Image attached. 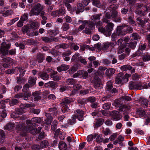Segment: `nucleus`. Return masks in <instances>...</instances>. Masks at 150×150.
<instances>
[{
	"label": "nucleus",
	"instance_id": "obj_1",
	"mask_svg": "<svg viewBox=\"0 0 150 150\" xmlns=\"http://www.w3.org/2000/svg\"><path fill=\"white\" fill-rule=\"evenodd\" d=\"M26 125L25 124H21L18 125V129L21 131L23 136L26 135V132H29L33 134H37V129L33 127L35 123H32L29 120H27L26 122Z\"/></svg>",
	"mask_w": 150,
	"mask_h": 150
},
{
	"label": "nucleus",
	"instance_id": "obj_2",
	"mask_svg": "<svg viewBox=\"0 0 150 150\" xmlns=\"http://www.w3.org/2000/svg\"><path fill=\"white\" fill-rule=\"evenodd\" d=\"M81 22L83 23V25H87L85 30H84V33L87 34H90L91 33V30L93 28L94 25L92 22L88 21H79V23H81Z\"/></svg>",
	"mask_w": 150,
	"mask_h": 150
},
{
	"label": "nucleus",
	"instance_id": "obj_3",
	"mask_svg": "<svg viewBox=\"0 0 150 150\" xmlns=\"http://www.w3.org/2000/svg\"><path fill=\"white\" fill-rule=\"evenodd\" d=\"M43 9L42 7L40 4H38L30 11V15L32 16L33 15H37L40 13Z\"/></svg>",
	"mask_w": 150,
	"mask_h": 150
},
{
	"label": "nucleus",
	"instance_id": "obj_4",
	"mask_svg": "<svg viewBox=\"0 0 150 150\" xmlns=\"http://www.w3.org/2000/svg\"><path fill=\"white\" fill-rule=\"evenodd\" d=\"M2 60L3 62L2 63L0 62V64H1L4 68L8 67L13 63V60L10 57L5 58Z\"/></svg>",
	"mask_w": 150,
	"mask_h": 150
},
{
	"label": "nucleus",
	"instance_id": "obj_5",
	"mask_svg": "<svg viewBox=\"0 0 150 150\" xmlns=\"http://www.w3.org/2000/svg\"><path fill=\"white\" fill-rule=\"evenodd\" d=\"M94 88L97 89H99L103 88V85L101 83L100 80L97 76L94 77Z\"/></svg>",
	"mask_w": 150,
	"mask_h": 150
},
{
	"label": "nucleus",
	"instance_id": "obj_6",
	"mask_svg": "<svg viewBox=\"0 0 150 150\" xmlns=\"http://www.w3.org/2000/svg\"><path fill=\"white\" fill-rule=\"evenodd\" d=\"M118 14L117 11H112L111 19L116 22H120L122 20L121 18L117 16Z\"/></svg>",
	"mask_w": 150,
	"mask_h": 150
},
{
	"label": "nucleus",
	"instance_id": "obj_7",
	"mask_svg": "<svg viewBox=\"0 0 150 150\" xmlns=\"http://www.w3.org/2000/svg\"><path fill=\"white\" fill-rule=\"evenodd\" d=\"M112 82L111 81H108L106 84V88L109 92L115 93L117 92V90L115 88H113Z\"/></svg>",
	"mask_w": 150,
	"mask_h": 150
},
{
	"label": "nucleus",
	"instance_id": "obj_8",
	"mask_svg": "<svg viewBox=\"0 0 150 150\" xmlns=\"http://www.w3.org/2000/svg\"><path fill=\"white\" fill-rule=\"evenodd\" d=\"M112 119L113 120H119L121 118V116L119 114V112L117 111H112L110 112Z\"/></svg>",
	"mask_w": 150,
	"mask_h": 150
},
{
	"label": "nucleus",
	"instance_id": "obj_9",
	"mask_svg": "<svg viewBox=\"0 0 150 150\" xmlns=\"http://www.w3.org/2000/svg\"><path fill=\"white\" fill-rule=\"evenodd\" d=\"M129 88L131 89L141 90L143 89V87L142 84L140 83H134L130 82L129 85Z\"/></svg>",
	"mask_w": 150,
	"mask_h": 150
},
{
	"label": "nucleus",
	"instance_id": "obj_10",
	"mask_svg": "<svg viewBox=\"0 0 150 150\" xmlns=\"http://www.w3.org/2000/svg\"><path fill=\"white\" fill-rule=\"evenodd\" d=\"M57 71H53L51 72L50 76L53 80L55 81H58L61 79V77L57 75Z\"/></svg>",
	"mask_w": 150,
	"mask_h": 150
},
{
	"label": "nucleus",
	"instance_id": "obj_11",
	"mask_svg": "<svg viewBox=\"0 0 150 150\" xmlns=\"http://www.w3.org/2000/svg\"><path fill=\"white\" fill-rule=\"evenodd\" d=\"M44 86L46 88H51L53 89H55L58 86V83L53 81H50L45 84Z\"/></svg>",
	"mask_w": 150,
	"mask_h": 150
},
{
	"label": "nucleus",
	"instance_id": "obj_12",
	"mask_svg": "<svg viewBox=\"0 0 150 150\" xmlns=\"http://www.w3.org/2000/svg\"><path fill=\"white\" fill-rule=\"evenodd\" d=\"M111 13L112 11L108 12L106 13L103 19V21L104 23H109L110 22L109 19L111 18Z\"/></svg>",
	"mask_w": 150,
	"mask_h": 150
},
{
	"label": "nucleus",
	"instance_id": "obj_13",
	"mask_svg": "<svg viewBox=\"0 0 150 150\" xmlns=\"http://www.w3.org/2000/svg\"><path fill=\"white\" fill-rule=\"evenodd\" d=\"M38 76L42 79L47 80L49 78L48 74L46 72L40 71L38 73Z\"/></svg>",
	"mask_w": 150,
	"mask_h": 150
},
{
	"label": "nucleus",
	"instance_id": "obj_14",
	"mask_svg": "<svg viewBox=\"0 0 150 150\" xmlns=\"http://www.w3.org/2000/svg\"><path fill=\"white\" fill-rule=\"evenodd\" d=\"M121 69L123 71L129 70L131 71V73L132 74L134 72L135 69L129 65H124L121 67Z\"/></svg>",
	"mask_w": 150,
	"mask_h": 150
},
{
	"label": "nucleus",
	"instance_id": "obj_15",
	"mask_svg": "<svg viewBox=\"0 0 150 150\" xmlns=\"http://www.w3.org/2000/svg\"><path fill=\"white\" fill-rule=\"evenodd\" d=\"M32 96L34 97V100L38 101L41 99V93L39 91H36L33 93Z\"/></svg>",
	"mask_w": 150,
	"mask_h": 150
},
{
	"label": "nucleus",
	"instance_id": "obj_16",
	"mask_svg": "<svg viewBox=\"0 0 150 150\" xmlns=\"http://www.w3.org/2000/svg\"><path fill=\"white\" fill-rule=\"evenodd\" d=\"M114 25L111 22H109L108 23L106 26V28L107 32L109 34V36L111 34V31L113 30Z\"/></svg>",
	"mask_w": 150,
	"mask_h": 150
},
{
	"label": "nucleus",
	"instance_id": "obj_17",
	"mask_svg": "<svg viewBox=\"0 0 150 150\" xmlns=\"http://www.w3.org/2000/svg\"><path fill=\"white\" fill-rule=\"evenodd\" d=\"M39 25V23L37 22L31 21L30 22L29 27L30 29L33 30H35L38 27Z\"/></svg>",
	"mask_w": 150,
	"mask_h": 150
},
{
	"label": "nucleus",
	"instance_id": "obj_18",
	"mask_svg": "<svg viewBox=\"0 0 150 150\" xmlns=\"http://www.w3.org/2000/svg\"><path fill=\"white\" fill-rule=\"evenodd\" d=\"M131 108L129 106L122 105L119 108V110L120 111L124 112L125 113L128 110H130Z\"/></svg>",
	"mask_w": 150,
	"mask_h": 150
},
{
	"label": "nucleus",
	"instance_id": "obj_19",
	"mask_svg": "<svg viewBox=\"0 0 150 150\" xmlns=\"http://www.w3.org/2000/svg\"><path fill=\"white\" fill-rule=\"evenodd\" d=\"M45 114L46 116L47 117V119L45 120V123L47 125H50L52 121V117L50 115V113H47L46 112Z\"/></svg>",
	"mask_w": 150,
	"mask_h": 150
},
{
	"label": "nucleus",
	"instance_id": "obj_20",
	"mask_svg": "<svg viewBox=\"0 0 150 150\" xmlns=\"http://www.w3.org/2000/svg\"><path fill=\"white\" fill-rule=\"evenodd\" d=\"M69 68L68 65L66 64H62L61 66L57 68V70L59 72H61L62 71H65Z\"/></svg>",
	"mask_w": 150,
	"mask_h": 150
},
{
	"label": "nucleus",
	"instance_id": "obj_21",
	"mask_svg": "<svg viewBox=\"0 0 150 150\" xmlns=\"http://www.w3.org/2000/svg\"><path fill=\"white\" fill-rule=\"evenodd\" d=\"M123 76V74L122 72L118 74L115 80V83L117 84H119L122 81V78Z\"/></svg>",
	"mask_w": 150,
	"mask_h": 150
},
{
	"label": "nucleus",
	"instance_id": "obj_22",
	"mask_svg": "<svg viewBox=\"0 0 150 150\" xmlns=\"http://www.w3.org/2000/svg\"><path fill=\"white\" fill-rule=\"evenodd\" d=\"M59 148L60 150H68L66 144L63 141L60 142L59 144Z\"/></svg>",
	"mask_w": 150,
	"mask_h": 150
},
{
	"label": "nucleus",
	"instance_id": "obj_23",
	"mask_svg": "<svg viewBox=\"0 0 150 150\" xmlns=\"http://www.w3.org/2000/svg\"><path fill=\"white\" fill-rule=\"evenodd\" d=\"M79 55L80 54L79 53L77 52L75 53L72 57L71 59V62H79V60L81 57H79Z\"/></svg>",
	"mask_w": 150,
	"mask_h": 150
},
{
	"label": "nucleus",
	"instance_id": "obj_24",
	"mask_svg": "<svg viewBox=\"0 0 150 150\" xmlns=\"http://www.w3.org/2000/svg\"><path fill=\"white\" fill-rule=\"evenodd\" d=\"M45 54L41 53H39L37 55V60L39 63H41L45 59Z\"/></svg>",
	"mask_w": 150,
	"mask_h": 150
},
{
	"label": "nucleus",
	"instance_id": "obj_25",
	"mask_svg": "<svg viewBox=\"0 0 150 150\" xmlns=\"http://www.w3.org/2000/svg\"><path fill=\"white\" fill-rule=\"evenodd\" d=\"M115 71L114 69H109L106 71L105 75L108 77L111 76L115 73Z\"/></svg>",
	"mask_w": 150,
	"mask_h": 150
},
{
	"label": "nucleus",
	"instance_id": "obj_26",
	"mask_svg": "<svg viewBox=\"0 0 150 150\" xmlns=\"http://www.w3.org/2000/svg\"><path fill=\"white\" fill-rule=\"evenodd\" d=\"M79 78H83L84 79H86L88 76V73L87 71L81 70L79 71Z\"/></svg>",
	"mask_w": 150,
	"mask_h": 150
},
{
	"label": "nucleus",
	"instance_id": "obj_27",
	"mask_svg": "<svg viewBox=\"0 0 150 150\" xmlns=\"http://www.w3.org/2000/svg\"><path fill=\"white\" fill-rule=\"evenodd\" d=\"M114 44L111 42H105L102 45V50H107L110 46H113Z\"/></svg>",
	"mask_w": 150,
	"mask_h": 150
},
{
	"label": "nucleus",
	"instance_id": "obj_28",
	"mask_svg": "<svg viewBox=\"0 0 150 150\" xmlns=\"http://www.w3.org/2000/svg\"><path fill=\"white\" fill-rule=\"evenodd\" d=\"M79 66V64H77L74 65L68 71L70 74H72L77 70L78 67Z\"/></svg>",
	"mask_w": 150,
	"mask_h": 150
},
{
	"label": "nucleus",
	"instance_id": "obj_29",
	"mask_svg": "<svg viewBox=\"0 0 150 150\" xmlns=\"http://www.w3.org/2000/svg\"><path fill=\"white\" fill-rule=\"evenodd\" d=\"M98 30L100 32L103 33L106 37L109 36V34L107 32L106 29H105V28L103 27H99L98 28Z\"/></svg>",
	"mask_w": 150,
	"mask_h": 150
},
{
	"label": "nucleus",
	"instance_id": "obj_30",
	"mask_svg": "<svg viewBox=\"0 0 150 150\" xmlns=\"http://www.w3.org/2000/svg\"><path fill=\"white\" fill-rule=\"evenodd\" d=\"M36 80L37 78L36 77L30 76L29 78L28 82L32 86L35 84Z\"/></svg>",
	"mask_w": 150,
	"mask_h": 150
},
{
	"label": "nucleus",
	"instance_id": "obj_31",
	"mask_svg": "<svg viewBox=\"0 0 150 150\" xmlns=\"http://www.w3.org/2000/svg\"><path fill=\"white\" fill-rule=\"evenodd\" d=\"M69 45L66 43H62L56 46L55 48L56 49L62 48L63 49H67L69 47Z\"/></svg>",
	"mask_w": 150,
	"mask_h": 150
},
{
	"label": "nucleus",
	"instance_id": "obj_32",
	"mask_svg": "<svg viewBox=\"0 0 150 150\" xmlns=\"http://www.w3.org/2000/svg\"><path fill=\"white\" fill-rule=\"evenodd\" d=\"M101 16L102 14L101 13L100 14H96L92 15L91 18V20L93 21L99 20L100 18V17Z\"/></svg>",
	"mask_w": 150,
	"mask_h": 150
},
{
	"label": "nucleus",
	"instance_id": "obj_33",
	"mask_svg": "<svg viewBox=\"0 0 150 150\" xmlns=\"http://www.w3.org/2000/svg\"><path fill=\"white\" fill-rule=\"evenodd\" d=\"M118 7V5L115 4L110 5L108 9L109 10L112 11H117L116 10Z\"/></svg>",
	"mask_w": 150,
	"mask_h": 150
},
{
	"label": "nucleus",
	"instance_id": "obj_34",
	"mask_svg": "<svg viewBox=\"0 0 150 150\" xmlns=\"http://www.w3.org/2000/svg\"><path fill=\"white\" fill-rule=\"evenodd\" d=\"M93 4L98 8H100L104 5L101 3L99 0H93Z\"/></svg>",
	"mask_w": 150,
	"mask_h": 150
},
{
	"label": "nucleus",
	"instance_id": "obj_35",
	"mask_svg": "<svg viewBox=\"0 0 150 150\" xmlns=\"http://www.w3.org/2000/svg\"><path fill=\"white\" fill-rule=\"evenodd\" d=\"M19 101L18 100L15 98L12 99L9 101V105L10 106H14L17 105L19 103Z\"/></svg>",
	"mask_w": 150,
	"mask_h": 150
},
{
	"label": "nucleus",
	"instance_id": "obj_36",
	"mask_svg": "<svg viewBox=\"0 0 150 150\" xmlns=\"http://www.w3.org/2000/svg\"><path fill=\"white\" fill-rule=\"evenodd\" d=\"M41 149L47 147L48 145L47 141L46 140H44L41 142L40 144Z\"/></svg>",
	"mask_w": 150,
	"mask_h": 150
},
{
	"label": "nucleus",
	"instance_id": "obj_37",
	"mask_svg": "<svg viewBox=\"0 0 150 150\" xmlns=\"http://www.w3.org/2000/svg\"><path fill=\"white\" fill-rule=\"evenodd\" d=\"M60 37L64 39V41L65 42H67L68 40L72 41L73 40V38L72 36H63L60 35Z\"/></svg>",
	"mask_w": 150,
	"mask_h": 150
},
{
	"label": "nucleus",
	"instance_id": "obj_38",
	"mask_svg": "<svg viewBox=\"0 0 150 150\" xmlns=\"http://www.w3.org/2000/svg\"><path fill=\"white\" fill-rule=\"evenodd\" d=\"M102 132L104 135L106 136L112 133L110 130L108 128H104L102 131Z\"/></svg>",
	"mask_w": 150,
	"mask_h": 150
},
{
	"label": "nucleus",
	"instance_id": "obj_39",
	"mask_svg": "<svg viewBox=\"0 0 150 150\" xmlns=\"http://www.w3.org/2000/svg\"><path fill=\"white\" fill-rule=\"evenodd\" d=\"M121 100H115L114 102V104L115 107H120L122 105Z\"/></svg>",
	"mask_w": 150,
	"mask_h": 150
},
{
	"label": "nucleus",
	"instance_id": "obj_40",
	"mask_svg": "<svg viewBox=\"0 0 150 150\" xmlns=\"http://www.w3.org/2000/svg\"><path fill=\"white\" fill-rule=\"evenodd\" d=\"M69 28V25L68 23H65L63 24L62 29L63 30L66 31Z\"/></svg>",
	"mask_w": 150,
	"mask_h": 150
},
{
	"label": "nucleus",
	"instance_id": "obj_41",
	"mask_svg": "<svg viewBox=\"0 0 150 150\" xmlns=\"http://www.w3.org/2000/svg\"><path fill=\"white\" fill-rule=\"evenodd\" d=\"M14 127V125L13 123H10L6 125L5 128L9 130H11Z\"/></svg>",
	"mask_w": 150,
	"mask_h": 150
},
{
	"label": "nucleus",
	"instance_id": "obj_42",
	"mask_svg": "<svg viewBox=\"0 0 150 150\" xmlns=\"http://www.w3.org/2000/svg\"><path fill=\"white\" fill-rule=\"evenodd\" d=\"M66 83L69 85H72L75 84V81L73 79H68L67 80Z\"/></svg>",
	"mask_w": 150,
	"mask_h": 150
},
{
	"label": "nucleus",
	"instance_id": "obj_43",
	"mask_svg": "<svg viewBox=\"0 0 150 150\" xmlns=\"http://www.w3.org/2000/svg\"><path fill=\"white\" fill-rule=\"evenodd\" d=\"M120 100H124L126 101H130L132 99L130 97L125 95L121 97L120 98Z\"/></svg>",
	"mask_w": 150,
	"mask_h": 150
},
{
	"label": "nucleus",
	"instance_id": "obj_44",
	"mask_svg": "<svg viewBox=\"0 0 150 150\" xmlns=\"http://www.w3.org/2000/svg\"><path fill=\"white\" fill-rule=\"evenodd\" d=\"M104 121L103 119L102 118L98 119L95 124V125L97 127H99L103 124Z\"/></svg>",
	"mask_w": 150,
	"mask_h": 150
},
{
	"label": "nucleus",
	"instance_id": "obj_45",
	"mask_svg": "<svg viewBox=\"0 0 150 150\" xmlns=\"http://www.w3.org/2000/svg\"><path fill=\"white\" fill-rule=\"evenodd\" d=\"M97 134H91L88 135L87 137V141L90 142L92 141L93 139H95L96 137Z\"/></svg>",
	"mask_w": 150,
	"mask_h": 150
},
{
	"label": "nucleus",
	"instance_id": "obj_46",
	"mask_svg": "<svg viewBox=\"0 0 150 150\" xmlns=\"http://www.w3.org/2000/svg\"><path fill=\"white\" fill-rule=\"evenodd\" d=\"M57 11L59 16L63 15L65 13V9L64 7L61 8L57 10Z\"/></svg>",
	"mask_w": 150,
	"mask_h": 150
},
{
	"label": "nucleus",
	"instance_id": "obj_47",
	"mask_svg": "<svg viewBox=\"0 0 150 150\" xmlns=\"http://www.w3.org/2000/svg\"><path fill=\"white\" fill-rule=\"evenodd\" d=\"M30 120L32 123H33L32 122L40 123L41 121V119L38 117H35L32 118L31 120Z\"/></svg>",
	"mask_w": 150,
	"mask_h": 150
},
{
	"label": "nucleus",
	"instance_id": "obj_48",
	"mask_svg": "<svg viewBox=\"0 0 150 150\" xmlns=\"http://www.w3.org/2000/svg\"><path fill=\"white\" fill-rule=\"evenodd\" d=\"M17 82L19 84H21L25 82V79L21 77H17Z\"/></svg>",
	"mask_w": 150,
	"mask_h": 150
},
{
	"label": "nucleus",
	"instance_id": "obj_49",
	"mask_svg": "<svg viewBox=\"0 0 150 150\" xmlns=\"http://www.w3.org/2000/svg\"><path fill=\"white\" fill-rule=\"evenodd\" d=\"M143 55V53L142 51L139 50H137L136 52L133 54V57H135L137 56H142Z\"/></svg>",
	"mask_w": 150,
	"mask_h": 150
},
{
	"label": "nucleus",
	"instance_id": "obj_50",
	"mask_svg": "<svg viewBox=\"0 0 150 150\" xmlns=\"http://www.w3.org/2000/svg\"><path fill=\"white\" fill-rule=\"evenodd\" d=\"M141 105L144 107H147L148 105V101L146 99H142L141 102Z\"/></svg>",
	"mask_w": 150,
	"mask_h": 150
},
{
	"label": "nucleus",
	"instance_id": "obj_51",
	"mask_svg": "<svg viewBox=\"0 0 150 150\" xmlns=\"http://www.w3.org/2000/svg\"><path fill=\"white\" fill-rule=\"evenodd\" d=\"M137 21L139 22L138 24L140 25L142 27H143L144 25V20L140 17L137 18Z\"/></svg>",
	"mask_w": 150,
	"mask_h": 150
},
{
	"label": "nucleus",
	"instance_id": "obj_52",
	"mask_svg": "<svg viewBox=\"0 0 150 150\" xmlns=\"http://www.w3.org/2000/svg\"><path fill=\"white\" fill-rule=\"evenodd\" d=\"M57 121L56 120H54L53 121L51 125V129L53 131H55L57 128Z\"/></svg>",
	"mask_w": 150,
	"mask_h": 150
},
{
	"label": "nucleus",
	"instance_id": "obj_53",
	"mask_svg": "<svg viewBox=\"0 0 150 150\" xmlns=\"http://www.w3.org/2000/svg\"><path fill=\"white\" fill-rule=\"evenodd\" d=\"M111 105L110 103H105L103 105L102 108L104 110H109L110 108Z\"/></svg>",
	"mask_w": 150,
	"mask_h": 150
},
{
	"label": "nucleus",
	"instance_id": "obj_54",
	"mask_svg": "<svg viewBox=\"0 0 150 150\" xmlns=\"http://www.w3.org/2000/svg\"><path fill=\"white\" fill-rule=\"evenodd\" d=\"M84 6L82 4L79 3L77 5V9L80 10V11H83L84 10Z\"/></svg>",
	"mask_w": 150,
	"mask_h": 150
},
{
	"label": "nucleus",
	"instance_id": "obj_55",
	"mask_svg": "<svg viewBox=\"0 0 150 150\" xmlns=\"http://www.w3.org/2000/svg\"><path fill=\"white\" fill-rule=\"evenodd\" d=\"M130 75L128 74H126L124 76H122V81L125 82H126L128 81V78L130 77Z\"/></svg>",
	"mask_w": 150,
	"mask_h": 150
},
{
	"label": "nucleus",
	"instance_id": "obj_56",
	"mask_svg": "<svg viewBox=\"0 0 150 150\" xmlns=\"http://www.w3.org/2000/svg\"><path fill=\"white\" fill-rule=\"evenodd\" d=\"M129 22L132 25H136V22L133 19V17L132 16H130L129 17L128 19Z\"/></svg>",
	"mask_w": 150,
	"mask_h": 150
},
{
	"label": "nucleus",
	"instance_id": "obj_57",
	"mask_svg": "<svg viewBox=\"0 0 150 150\" xmlns=\"http://www.w3.org/2000/svg\"><path fill=\"white\" fill-rule=\"evenodd\" d=\"M31 95V93L28 92H26L24 93L23 96L24 100H28V98L30 97Z\"/></svg>",
	"mask_w": 150,
	"mask_h": 150
},
{
	"label": "nucleus",
	"instance_id": "obj_58",
	"mask_svg": "<svg viewBox=\"0 0 150 150\" xmlns=\"http://www.w3.org/2000/svg\"><path fill=\"white\" fill-rule=\"evenodd\" d=\"M131 36L134 40H137L140 39V36L137 33H133L132 34Z\"/></svg>",
	"mask_w": 150,
	"mask_h": 150
},
{
	"label": "nucleus",
	"instance_id": "obj_59",
	"mask_svg": "<svg viewBox=\"0 0 150 150\" xmlns=\"http://www.w3.org/2000/svg\"><path fill=\"white\" fill-rule=\"evenodd\" d=\"M137 113L139 114L140 116L145 117L146 112L144 110H139L137 111Z\"/></svg>",
	"mask_w": 150,
	"mask_h": 150
},
{
	"label": "nucleus",
	"instance_id": "obj_60",
	"mask_svg": "<svg viewBox=\"0 0 150 150\" xmlns=\"http://www.w3.org/2000/svg\"><path fill=\"white\" fill-rule=\"evenodd\" d=\"M18 70L20 72V75L21 76H23L25 73V71L21 67H20L17 68Z\"/></svg>",
	"mask_w": 150,
	"mask_h": 150
},
{
	"label": "nucleus",
	"instance_id": "obj_61",
	"mask_svg": "<svg viewBox=\"0 0 150 150\" xmlns=\"http://www.w3.org/2000/svg\"><path fill=\"white\" fill-rule=\"evenodd\" d=\"M90 91L91 90L89 89L81 90L80 91V93L82 95H85L89 93Z\"/></svg>",
	"mask_w": 150,
	"mask_h": 150
},
{
	"label": "nucleus",
	"instance_id": "obj_62",
	"mask_svg": "<svg viewBox=\"0 0 150 150\" xmlns=\"http://www.w3.org/2000/svg\"><path fill=\"white\" fill-rule=\"evenodd\" d=\"M50 53L52 55L56 56L59 54V52L56 50L52 49L50 51Z\"/></svg>",
	"mask_w": 150,
	"mask_h": 150
},
{
	"label": "nucleus",
	"instance_id": "obj_63",
	"mask_svg": "<svg viewBox=\"0 0 150 150\" xmlns=\"http://www.w3.org/2000/svg\"><path fill=\"white\" fill-rule=\"evenodd\" d=\"M62 105H63L62 107L63 109H62L61 110L62 112L63 113L67 112V110H69L68 106L65 104H63Z\"/></svg>",
	"mask_w": 150,
	"mask_h": 150
},
{
	"label": "nucleus",
	"instance_id": "obj_64",
	"mask_svg": "<svg viewBox=\"0 0 150 150\" xmlns=\"http://www.w3.org/2000/svg\"><path fill=\"white\" fill-rule=\"evenodd\" d=\"M81 87L82 86L81 85L77 83L75 84L73 86L74 89L76 91L79 90Z\"/></svg>",
	"mask_w": 150,
	"mask_h": 150
}]
</instances>
